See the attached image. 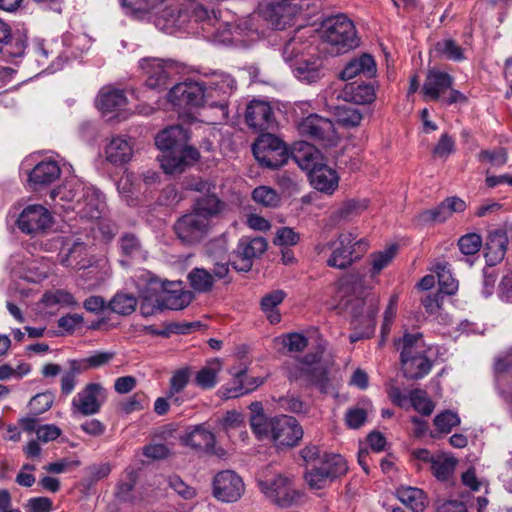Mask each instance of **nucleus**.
<instances>
[{
    "label": "nucleus",
    "mask_w": 512,
    "mask_h": 512,
    "mask_svg": "<svg viewBox=\"0 0 512 512\" xmlns=\"http://www.w3.org/2000/svg\"><path fill=\"white\" fill-rule=\"evenodd\" d=\"M335 287L339 300L345 301L350 309L354 327L363 328L360 332L350 334L351 343L370 338L374 333L378 312V298L370 293L372 286L364 277L350 275L337 281Z\"/></svg>",
    "instance_id": "obj_1"
},
{
    "label": "nucleus",
    "mask_w": 512,
    "mask_h": 512,
    "mask_svg": "<svg viewBox=\"0 0 512 512\" xmlns=\"http://www.w3.org/2000/svg\"><path fill=\"white\" fill-rule=\"evenodd\" d=\"M368 246L364 238L358 239L352 232H343L335 241L317 245L316 251L321 254L326 250H332L327 259V265L332 268L346 269L363 256Z\"/></svg>",
    "instance_id": "obj_2"
},
{
    "label": "nucleus",
    "mask_w": 512,
    "mask_h": 512,
    "mask_svg": "<svg viewBox=\"0 0 512 512\" xmlns=\"http://www.w3.org/2000/svg\"><path fill=\"white\" fill-rule=\"evenodd\" d=\"M322 39L333 55L346 53L358 46L355 26L345 15H337L324 22Z\"/></svg>",
    "instance_id": "obj_3"
},
{
    "label": "nucleus",
    "mask_w": 512,
    "mask_h": 512,
    "mask_svg": "<svg viewBox=\"0 0 512 512\" xmlns=\"http://www.w3.org/2000/svg\"><path fill=\"white\" fill-rule=\"evenodd\" d=\"M401 364L404 376L408 379H420L427 375L432 367L425 355V345L420 333L405 334L401 340Z\"/></svg>",
    "instance_id": "obj_4"
},
{
    "label": "nucleus",
    "mask_w": 512,
    "mask_h": 512,
    "mask_svg": "<svg viewBox=\"0 0 512 512\" xmlns=\"http://www.w3.org/2000/svg\"><path fill=\"white\" fill-rule=\"evenodd\" d=\"M453 77L437 69H429L422 87V93L426 100L437 101L442 99L448 105L464 103L466 96L452 88Z\"/></svg>",
    "instance_id": "obj_5"
},
{
    "label": "nucleus",
    "mask_w": 512,
    "mask_h": 512,
    "mask_svg": "<svg viewBox=\"0 0 512 512\" xmlns=\"http://www.w3.org/2000/svg\"><path fill=\"white\" fill-rule=\"evenodd\" d=\"M257 483L261 492L281 508L292 506L299 497L289 477L282 474L271 475L268 469L262 472Z\"/></svg>",
    "instance_id": "obj_6"
},
{
    "label": "nucleus",
    "mask_w": 512,
    "mask_h": 512,
    "mask_svg": "<svg viewBox=\"0 0 512 512\" xmlns=\"http://www.w3.org/2000/svg\"><path fill=\"white\" fill-rule=\"evenodd\" d=\"M252 149L257 161L272 169L283 166L289 158L285 143L271 133L262 134L253 144Z\"/></svg>",
    "instance_id": "obj_7"
},
{
    "label": "nucleus",
    "mask_w": 512,
    "mask_h": 512,
    "mask_svg": "<svg viewBox=\"0 0 512 512\" xmlns=\"http://www.w3.org/2000/svg\"><path fill=\"white\" fill-rule=\"evenodd\" d=\"M107 399V391L100 383H88L71 402L73 415L92 416L97 414Z\"/></svg>",
    "instance_id": "obj_8"
},
{
    "label": "nucleus",
    "mask_w": 512,
    "mask_h": 512,
    "mask_svg": "<svg viewBox=\"0 0 512 512\" xmlns=\"http://www.w3.org/2000/svg\"><path fill=\"white\" fill-rule=\"evenodd\" d=\"M270 435L278 448L294 447L303 437V429L292 416L280 415L269 420Z\"/></svg>",
    "instance_id": "obj_9"
},
{
    "label": "nucleus",
    "mask_w": 512,
    "mask_h": 512,
    "mask_svg": "<svg viewBox=\"0 0 512 512\" xmlns=\"http://www.w3.org/2000/svg\"><path fill=\"white\" fill-rule=\"evenodd\" d=\"M70 187L71 190H75V194L70 198L71 200L80 195L76 199V205H73V209L77 210L82 217L99 218L105 206L101 192L95 187L88 186L80 181H76Z\"/></svg>",
    "instance_id": "obj_10"
},
{
    "label": "nucleus",
    "mask_w": 512,
    "mask_h": 512,
    "mask_svg": "<svg viewBox=\"0 0 512 512\" xmlns=\"http://www.w3.org/2000/svg\"><path fill=\"white\" fill-rule=\"evenodd\" d=\"M298 130L302 136L325 146H333L338 140L333 122L316 114L304 118L299 123Z\"/></svg>",
    "instance_id": "obj_11"
},
{
    "label": "nucleus",
    "mask_w": 512,
    "mask_h": 512,
    "mask_svg": "<svg viewBox=\"0 0 512 512\" xmlns=\"http://www.w3.org/2000/svg\"><path fill=\"white\" fill-rule=\"evenodd\" d=\"M211 224L208 220L192 211L183 215L174 224V231L178 239L186 245L201 242L209 233Z\"/></svg>",
    "instance_id": "obj_12"
},
{
    "label": "nucleus",
    "mask_w": 512,
    "mask_h": 512,
    "mask_svg": "<svg viewBox=\"0 0 512 512\" xmlns=\"http://www.w3.org/2000/svg\"><path fill=\"white\" fill-rule=\"evenodd\" d=\"M236 89V82L228 74L214 75L207 84L204 85L203 105L220 104V117H224L225 104L229 103V98Z\"/></svg>",
    "instance_id": "obj_13"
},
{
    "label": "nucleus",
    "mask_w": 512,
    "mask_h": 512,
    "mask_svg": "<svg viewBox=\"0 0 512 512\" xmlns=\"http://www.w3.org/2000/svg\"><path fill=\"white\" fill-rule=\"evenodd\" d=\"M267 247L268 242L263 237H241L233 251V254L239 259V262L236 260L233 262L234 269L248 272L252 268L253 260L259 258L267 250Z\"/></svg>",
    "instance_id": "obj_14"
},
{
    "label": "nucleus",
    "mask_w": 512,
    "mask_h": 512,
    "mask_svg": "<svg viewBox=\"0 0 512 512\" xmlns=\"http://www.w3.org/2000/svg\"><path fill=\"white\" fill-rule=\"evenodd\" d=\"M139 65L147 77V86L152 89L165 88L170 77L176 73V65L171 60L147 57L141 59Z\"/></svg>",
    "instance_id": "obj_15"
},
{
    "label": "nucleus",
    "mask_w": 512,
    "mask_h": 512,
    "mask_svg": "<svg viewBox=\"0 0 512 512\" xmlns=\"http://www.w3.org/2000/svg\"><path fill=\"white\" fill-rule=\"evenodd\" d=\"M245 490L244 483L234 471L219 472L213 480V496L225 503L238 501Z\"/></svg>",
    "instance_id": "obj_16"
},
{
    "label": "nucleus",
    "mask_w": 512,
    "mask_h": 512,
    "mask_svg": "<svg viewBox=\"0 0 512 512\" xmlns=\"http://www.w3.org/2000/svg\"><path fill=\"white\" fill-rule=\"evenodd\" d=\"M229 271L227 261L213 262L212 273L207 269L195 267L188 274L189 284L198 293H208L213 289L215 280L226 279Z\"/></svg>",
    "instance_id": "obj_17"
},
{
    "label": "nucleus",
    "mask_w": 512,
    "mask_h": 512,
    "mask_svg": "<svg viewBox=\"0 0 512 512\" xmlns=\"http://www.w3.org/2000/svg\"><path fill=\"white\" fill-rule=\"evenodd\" d=\"M260 12L273 27L283 29L291 24L299 13V7L292 0H272Z\"/></svg>",
    "instance_id": "obj_18"
},
{
    "label": "nucleus",
    "mask_w": 512,
    "mask_h": 512,
    "mask_svg": "<svg viewBox=\"0 0 512 512\" xmlns=\"http://www.w3.org/2000/svg\"><path fill=\"white\" fill-rule=\"evenodd\" d=\"M204 84L183 82L174 85L168 93V101L179 108L203 105Z\"/></svg>",
    "instance_id": "obj_19"
},
{
    "label": "nucleus",
    "mask_w": 512,
    "mask_h": 512,
    "mask_svg": "<svg viewBox=\"0 0 512 512\" xmlns=\"http://www.w3.org/2000/svg\"><path fill=\"white\" fill-rule=\"evenodd\" d=\"M245 120L256 132L267 131L275 126L273 109L268 102L262 100H252L247 105Z\"/></svg>",
    "instance_id": "obj_20"
},
{
    "label": "nucleus",
    "mask_w": 512,
    "mask_h": 512,
    "mask_svg": "<svg viewBox=\"0 0 512 512\" xmlns=\"http://www.w3.org/2000/svg\"><path fill=\"white\" fill-rule=\"evenodd\" d=\"M295 379H302L310 385L318 387L321 391H325L328 383L327 370L319 362L316 355H308L299 362L298 371L292 373Z\"/></svg>",
    "instance_id": "obj_21"
},
{
    "label": "nucleus",
    "mask_w": 512,
    "mask_h": 512,
    "mask_svg": "<svg viewBox=\"0 0 512 512\" xmlns=\"http://www.w3.org/2000/svg\"><path fill=\"white\" fill-rule=\"evenodd\" d=\"M51 225V215L41 205H31L23 210L18 218L19 229L27 234L43 232Z\"/></svg>",
    "instance_id": "obj_22"
},
{
    "label": "nucleus",
    "mask_w": 512,
    "mask_h": 512,
    "mask_svg": "<svg viewBox=\"0 0 512 512\" xmlns=\"http://www.w3.org/2000/svg\"><path fill=\"white\" fill-rule=\"evenodd\" d=\"M234 377L233 386L223 387L225 398H236L243 394L250 393L261 386L265 379L263 377L247 376V367L245 365L239 368L233 367L230 370Z\"/></svg>",
    "instance_id": "obj_23"
},
{
    "label": "nucleus",
    "mask_w": 512,
    "mask_h": 512,
    "mask_svg": "<svg viewBox=\"0 0 512 512\" xmlns=\"http://www.w3.org/2000/svg\"><path fill=\"white\" fill-rule=\"evenodd\" d=\"M192 299V292L184 290L181 283L170 282L164 285L163 292L157 301L161 308L181 310L187 307Z\"/></svg>",
    "instance_id": "obj_24"
},
{
    "label": "nucleus",
    "mask_w": 512,
    "mask_h": 512,
    "mask_svg": "<svg viewBox=\"0 0 512 512\" xmlns=\"http://www.w3.org/2000/svg\"><path fill=\"white\" fill-rule=\"evenodd\" d=\"M59 262L74 270H84L93 265V259L88 255L83 242L75 241L67 249L62 248L59 253Z\"/></svg>",
    "instance_id": "obj_25"
},
{
    "label": "nucleus",
    "mask_w": 512,
    "mask_h": 512,
    "mask_svg": "<svg viewBox=\"0 0 512 512\" xmlns=\"http://www.w3.org/2000/svg\"><path fill=\"white\" fill-rule=\"evenodd\" d=\"M291 157L302 170L308 173L323 161L320 151L306 141H299L293 145Z\"/></svg>",
    "instance_id": "obj_26"
},
{
    "label": "nucleus",
    "mask_w": 512,
    "mask_h": 512,
    "mask_svg": "<svg viewBox=\"0 0 512 512\" xmlns=\"http://www.w3.org/2000/svg\"><path fill=\"white\" fill-rule=\"evenodd\" d=\"M189 134L181 125H172L160 131L155 137L158 149L168 152L179 150L180 146L188 143Z\"/></svg>",
    "instance_id": "obj_27"
},
{
    "label": "nucleus",
    "mask_w": 512,
    "mask_h": 512,
    "mask_svg": "<svg viewBox=\"0 0 512 512\" xmlns=\"http://www.w3.org/2000/svg\"><path fill=\"white\" fill-rule=\"evenodd\" d=\"M376 72L377 66L374 58L369 54H362L349 61L341 71L339 77L344 81L351 80L356 76L372 78L376 75Z\"/></svg>",
    "instance_id": "obj_28"
},
{
    "label": "nucleus",
    "mask_w": 512,
    "mask_h": 512,
    "mask_svg": "<svg viewBox=\"0 0 512 512\" xmlns=\"http://www.w3.org/2000/svg\"><path fill=\"white\" fill-rule=\"evenodd\" d=\"M308 176L311 185L321 192L332 194L338 187L339 178L336 171L323 162L311 169Z\"/></svg>",
    "instance_id": "obj_29"
},
{
    "label": "nucleus",
    "mask_w": 512,
    "mask_h": 512,
    "mask_svg": "<svg viewBox=\"0 0 512 512\" xmlns=\"http://www.w3.org/2000/svg\"><path fill=\"white\" fill-rule=\"evenodd\" d=\"M107 161L114 165L129 162L133 156V142L131 138L122 136L113 137L105 148Z\"/></svg>",
    "instance_id": "obj_30"
},
{
    "label": "nucleus",
    "mask_w": 512,
    "mask_h": 512,
    "mask_svg": "<svg viewBox=\"0 0 512 512\" xmlns=\"http://www.w3.org/2000/svg\"><path fill=\"white\" fill-rule=\"evenodd\" d=\"M61 169L56 161H42L29 173V182L33 189L47 186L59 178Z\"/></svg>",
    "instance_id": "obj_31"
},
{
    "label": "nucleus",
    "mask_w": 512,
    "mask_h": 512,
    "mask_svg": "<svg viewBox=\"0 0 512 512\" xmlns=\"http://www.w3.org/2000/svg\"><path fill=\"white\" fill-rule=\"evenodd\" d=\"M508 237L503 230H495L489 233L485 243V258L489 265L500 262L507 250Z\"/></svg>",
    "instance_id": "obj_32"
},
{
    "label": "nucleus",
    "mask_w": 512,
    "mask_h": 512,
    "mask_svg": "<svg viewBox=\"0 0 512 512\" xmlns=\"http://www.w3.org/2000/svg\"><path fill=\"white\" fill-rule=\"evenodd\" d=\"M294 76L301 82L311 84L322 78V64L318 59H296L291 65Z\"/></svg>",
    "instance_id": "obj_33"
},
{
    "label": "nucleus",
    "mask_w": 512,
    "mask_h": 512,
    "mask_svg": "<svg viewBox=\"0 0 512 512\" xmlns=\"http://www.w3.org/2000/svg\"><path fill=\"white\" fill-rule=\"evenodd\" d=\"M183 443L197 451H212L215 436L203 425H198L183 437Z\"/></svg>",
    "instance_id": "obj_34"
},
{
    "label": "nucleus",
    "mask_w": 512,
    "mask_h": 512,
    "mask_svg": "<svg viewBox=\"0 0 512 512\" xmlns=\"http://www.w3.org/2000/svg\"><path fill=\"white\" fill-rule=\"evenodd\" d=\"M224 206L225 204L217 196L209 194L197 198L191 211L206 218L211 224V219L220 214Z\"/></svg>",
    "instance_id": "obj_35"
},
{
    "label": "nucleus",
    "mask_w": 512,
    "mask_h": 512,
    "mask_svg": "<svg viewBox=\"0 0 512 512\" xmlns=\"http://www.w3.org/2000/svg\"><path fill=\"white\" fill-rule=\"evenodd\" d=\"M344 99L356 104H368L375 99V90L369 83H348L343 89Z\"/></svg>",
    "instance_id": "obj_36"
},
{
    "label": "nucleus",
    "mask_w": 512,
    "mask_h": 512,
    "mask_svg": "<svg viewBox=\"0 0 512 512\" xmlns=\"http://www.w3.org/2000/svg\"><path fill=\"white\" fill-rule=\"evenodd\" d=\"M398 499L413 512H423L428 506L425 492L415 487H404L397 491Z\"/></svg>",
    "instance_id": "obj_37"
},
{
    "label": "nucleus",
    "mask_w": 512,
    "mask_h": 512,
    "mask_svg": "<svg viewBox=\"0 0 512 512\" xmlns=\"http://www.w3.org/2000/svg\"><path fill=\"white\" fill-rule=\"evenodd\" d=\"M319 469L325 473L330 481L344 475L348 466L345 459L339 454L323 453V458L318 464Z\"/></svg>",
    "instance_id": "obj_38"
},
{
    "label": "nucleus",
    "mask_w": 512,
    "mask_h": 512,
    "mask_svg": "<svg viewBox=\"0 0 512 512\" xmlns=\"http://www.w3.org/2000/svg\"><path fill=\"white\" fill-rule=\"evenodd\" d=\"M222 370V363L219 359L208 361L195 376V383L204 390L212 389L217 384V377Z\"/></svg>",
    "instance_id": "obj_39"
},
{
    "label": "nucleus",
    "mask_w": 512,
    "mask_h": 512,
    "mask_svg": "<svg viewBox=\"0 0 512 512\" xmlns=\"http://www.w3.org/2000/svg\"><path fill=\"white\" fill-rule=\"evenodd\" d=\"M125 104L126 97L119 89H102L97 97V107L103 112H112Z\"/></svg>",
    "instance_id": "obj_40"
},
{
    "label": "nucleus",
    "mask_w": 512,
    "mask_h": 512,
    "mask_svg": "<svg viewBox=\"0 0 512 512\" xmlns=\"http://www.w3.org/2000/svg\"><path fill=\"white\" fill-rule=\"evenodd\" d=\"M457 460L447 454H437L434 456L430 470L432 474L440 481H447L453 475Z\"/></svg>",
    "instance_id": "obj_41"
},
{
    "label": "nucleus",
    "mask_w": 512,
    "mask_h": 512,
    "mask_svg": "<svg viewBox=\"0 0 512 512\" xmlns=\"http://www.w3.org/2000/svg\"><path fill=\"white\" fill-rule=\"evenodd\" d=\"M285 293L282 290H275L266 294L261 300V309L266 313L270 323L276 324L280 322V313L276 310L277 306L282 303Z\"/></svg>",
    "instance_id": "obj_42"
},
{
    "label": "nucleus",
    "mask_w": 512,
    "mask_h": 512,
    "mask_svg": "<svg viewBox=\"0 0 512 512\" xmlns=\"http://www.w3.org/2000/svg\"><path fill=\"white\" fill-rule=\"evenodd\" d=\"M437 274L440 291L447 295H453L458 289V281L453 277L447 262H438L434 268Z\"/></svg>",
    "instance_id": "obj_43"
},
{
    "label": "nucleus",
    "mask_w": 512,
    "mask_h": 512,
    "mask_svg": "<svg viewBox=\"0 0 512 512\" xmlns=\"http://www.w3.org/2000/svg\"><path fill=\"white\" fill-rule=\"evenodd\" d=\"M137 299L132 294L117 293L108 303V309L120 315H129L135 311Z\"/></svg>",
    "instance_id": "obj_44"
},
{
    "label": "nucleus",
    "mask_w": 512,
    "mask_h": 512,
    "mask_svg": "<svg viewBox=\"0 0 512 512\" xmlns=\"http://www.w3.org/2000/svg\"><path fill=\"white\" fill-rule=\"evenodd\" d=\"M164 0H121L123 8L126 13L136 16H142L152 12Z\"/></svg>",
    "instance_id": "obj_45"
},
{
    "label": "nucleus",
    "mask_w": 512,
    "mask_h": 512,
    "mask_svg": "<svg viewBox=\"0 0 512 512\" xmlns=\"http://www.w3.org/2000/svg\"><path fill=\"white\" fill-rule=\"evenodd\" d=\"M26 48V40L17 33L11 34L0 46V52L10 58L20 57L24 54Z\"/></svg>",
    "instance_id": "obj_46"
},
{
    "label": "nucleus",
    "mask_w": 512,
    "mask_h": 512,
    "mask_svg": "<svg viewBox=\"0 0 512 512\" xmlns=\"http://www.w3.org/2000/svg\"><path fill=\"white\" fill-rule=\"evenodd\" d=\"M252 198L256 203L269 208L277 207L281 201L279 194L268 186L255 188L252 192Z\"/></svg>",
    "instance_id": "obj_47"
},
{
    "label": "nucleus",
    "mask_w": 512,
    "mask_h": 512,
    "mask_svg": "<svg viewBox=\"0 0 512 512\" xmlns=\"http://www.w3.org/2000/svg\"><path fill=\"white\" fill-rule=\"evenodd\" d=\"M159 161L162 169L167 174H180L186 168L183 158H181L179 152L175 150L165 152L163 156L159 158Z\"/></svg>",
    "instance_id": "obj_48"
},
{
    "label": "nucleus",
    "mask_w": 512,
    "mask_h": 512,
    "mask_svg": "<svg viewBox=\"0 0 512 512\" xmlns=\"http://www.w3.org/2000/svg\"><path fill=\"white\" fill-rule=\"evenodd\" d=\"M335 116L337 122L345 127H356L362 120V115L358 109L346 105L337 107Z\"/></svg>",
    "instance_id": "obj_49"
},
{
    "label": "nucleus",
    "mask_w": 512,
    "mask_h": 512,
    "mask_svg": "<svg viewBox=\"0 0 512 512\" xmlns=\"http://www.w3.org/2000/svg\"><path fill=\"white\" fill-rule=\"evenodd\" d=\"M397 247L392 245L383 251L372 254L371 265H372V277L379 274L385 267H387L392 259L395 257Z\"/></svg>",
    "instance_id": "obj_50"
},
{
    "label": "nucleus",
    "mask_w": 512,
    "mask_h": 512,
    "mask_svg": "<svg viewBox=\"0 0 512 512\" xmlns=\"http://www.w3.org/2000/svg\"><path fill=\"white\" fill-rule=\"evenodd\" d=\"M409 400L413 408L425 416H429L434 410L433 402L427 397L426 392L423 390H412L409 395Z\"/></svg>",
    "instance_id": "obj_51"
},
{
    "label": "nucleus",
    "mask_w": 512,
    "mask_h": 512,
    "mask_svg": "<svg viewBox=\"0 0 512 512\" xmlns=\"http://www.w3.org/2000/svg\"><path fill=\"white\" fill-rule=\"evenodd\" d=\"M191 375V370L188 367L176 370L170 378V388L168 398H173L174 395L179 394L188 384Z\"/></svg>",
    "instance_id": "obj_52"
},
{
    "label": "nucleus",
    "mask_w": 512,
    "mask_h": 512,
    "mask_svg": "<svg viewBox=\"0 0 512 512\" xmlns=\"http://www.w3.org/2000/svg\"><path fill=\"white\" fill-rule=\"evenodd\" d=\"M436 49L449 60L462 61L465 59L463 49L452 39L438 42Z\"/></svg>",
    "instance_id": "obj_53"
},
{
    "label": "nucleus",
    "mask_w": 512,
    "mask_h": 512,
    "mask_svg": "<svg viewBox=\"0 0 512 512\" xmlns=\"http://www.w3.org/2000/svg\"><path fill=\"white\" fill-rule=\"evenodd\" d=\"M54 401V395L52 392H43L35 395L29 402L30 411L35 415H40L48 411Z\"/></svg>",
    "instance_id": "obj_54"
},
{
    "label": "nucleus",
    "mask_w": 512,
    "mask_h": 512,
    "mask_svg": "<svg viewBox=\"0 0 512 512\" xmlns=\"http://www.w3.org/2000/svg\"><path fill=\"white\" fill-rule=\"evenodd\" d=\"M192 16L195 21L202 22L204 24L203 30H207L208 27H215L219 24V18L216 11H210L203 5H196L192 11Z\"/></svg>",
    "instance_id": "obj_55"
},
{
    "label": "nucleus",
    "mask_w": 512,
    "mask_h": 512,
    "mask_svg": "<svg viewBox=\"0 0 512 512\" xmlns=\"http://www.w3.org/2000/svg\"><path fill=\"white\" fill-rule=\"evenodd\" d=\"M459 423L460 418L458 415L450 410H446L434 418V425L441 433H449Z\"/></svg>",
    "instance_id": "obj_56"
},
{
    "label": "nucleus",
    "mask_w": 512,
    "mask_h": 512,
    "mask_svg": "<svg viewBox=\"0 0 512 512\" xmlns=\"http://www.w3.org/2000/svg\"><path fill=\"white\" fill-rule=\"evenodd\" d=\"M458 246L462 254L474 255L480 250L482 239L476 233H469L459 239Z\"/></svg>",
    "instance_id": "obj_57"
},
{
    "label": "nucleus",
    "mask_w": 512,
    "mask_h": 512,
    "mask_svg": "<svg viewBox=\"0 0 512 512\" xmlns=\"http://www.w3.org/2000/svg\"><path fill=\"white\" fill-rule=\"evenodd\" d=\"M448 218H450V215L444 202H441L437 207L433 209L423 211L419 215V220L425 224L444 222Z\"/></svg>",
    "instance_id": "obj_58"
},
{
    "label": "nucleus",
    "mask_w": 512,
    "mask_h": 512,
    "mask_svg": "<svg viewBox=\"0 0 512 512\" xmlns=\"http://www.w3.org/2000/svg\"><path fill=\"white\" fill-rule=\"evenodd\" d=\"M120 248L122 253L130 258L138 257L142 254L141 243L133 234H125L121 237Z\"/></svg>",
    "instance_id": "obj_59"
},
{
    "label": "nucleus",
    "mask_w": 512,
    "mask_h": 512,
    "mask_svg": "<svg viewBox=\"0 0 512 512\" xmlns=\"http://www.w3.org/2000/svg\"><path fill=\"white\" fill-rule=\"evenodd\" d=\"M281 343L289 352H302L308 345V339L300 333H289L281 338Z\"/></svg>",
    "instance_id": "obj_60"
},
{
    "label": "nucleus",
    "mask_w": 512,
    "mask_h": 512,
    "mask_svg": "<svg viewBox=\"0 0 512 512\" xmlns=\"http://www.w3.org/2000/svg\"><path fill=\"white\" fill-rule=\"evenodd\" d=\"M367 206L368 203L366 200H348L342 204V206L337 210L336 214L340 219H349L364 211Z\"/></svg>",
    "instance_id": "obj_61"
},
{
    "label": "nucleus",
    "mask_w": 512,
    "mask_h": 512,
    "mask_svg": "<svg viewBox=\"0 0 512 512\" xmlns=\"http://www.w3.org/2000/svg\"><path fill=\"white\" fill-rule=\"evenodd\" d=\"M305 480L312 489H322L330 481L316 464H313L312 467H307Z\"/></svg>",
    "instance_id": "obj_62"
},
{
    "label": "nucleus",
    "mask_w": 512,
    "mask_h": 512,
    "mask_svg": "<svg viewBox=\"0 0 512 512\" xmlns=\"http://www.w3.org/2000/svg\"><path fill=\"white\" fill-rule=\"evenodd\" d=\"M300 240V235L290 227H282L277 230L274 244L279 246H293Z\"/></svg>",
    "instance_id": "obj_63"
},
{
    "label": "nucleus",
    "mask_w": 512,
    "mask_h": 512,
    "mask_svg": "<svg viewBox=\"0 0 512 512\" xmlns=\"http://www.w3.org/2000/svg\"><path fill=\"white\" fill-rule=\"evenodd\" d=\"M305 49L304 43L298 37H293L283 47V57L286 61H293Z\"/></svg>",
    "instance_id": "obj_64"
}]
</instances>
